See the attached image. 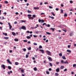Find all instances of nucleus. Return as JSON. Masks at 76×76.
<instances>
[{"mask_svg": "<svg viewBox=\"0 0 76 76\" xmlns=\"http://www.w3.org/2000/svg\"><path fill=\"white\" fill-rule=\"evenodd\" d=\"M4 3H6V4H7V3H8V1H4Z\"/></svg>", "mask_w": 76, "mask_h": 76, "instance_id": "49530a36", "label": "nucleus"}, {"mask_svg": "<svg viewBox=\"0 0 76 76\" xmlns=\"http://www.w3.org/2000/svg\"><path fill=\"white\" fill-rule=\"evenodd\" d=\"M49 8H50V9H53V7H52L51 6H49Z\"/></svg>", "mask_w": 76, "mask_h": 76, "instance_id": "09e8293b", "label": "nucleus"}, {"mask_svg": "<svg viewBox=\"0 0 76 76\" xmlns=\"http://www.w3.org/2000/svg\"><path fill=\"white\" fill-rule=\"evenodd\" d=\"M27 16H28V18L29 19H31V20H33V19H34L32 17H31V16H32V15H28Z\"/></svg>", "mask_w": 76, "mask_h": 76, "instance_id": "f257e3e1", "label": "nucleus"}, {"mask_svg": "<svg viewBox=\"0 0 76 76\" xmlns=\"http://www.w3.org/2000/svg\"><path fill=\"white\" fill-rule=\"evenodd\" d=\"M39 51H41L42 54H44V50H43L39 49Z\"/></svg>", "mask_w": 76, "mask_h": 76, "instance_id": "0eeeda50", "label": "nucleus"}, {"mask_svg": "<svg viewBox=\"0 0 76 76\" xmlns=\"http://www.w3.org/2000/svg\"><path fill=\"white\" fill-rule=\"evenodd\" d=\"M70 46H71V45H68V48H70Z\"/></svg>", "mask_w": 76, "mask_h": 76, "instance_id": "5fc2aeb1", "label": "nucleus"}, {"mask_svg": "<svg viewBox=\"0 0 76 76\" xmlns=\"http://www.w3.org/2000/svg\"><path fill=\"white\" fill-rule=\"evenodd\" d=\"M60 69H64V66H61L60 67Z\"/></svg>", "mask_w": 76, "mask_h": 76, "instance_id": "dca6fc26", "label": "nucleus"}, {"mask_svg": "<svg viewBox=\"0 0 76 76\" xmlns=\"http://www.w3.org/2000/svg\"><path fill=\"white\" fill-rule=\"evenodd\" d=\"M64 64H68V61H64Z\"/></svg>", "mask_w": 76, "mask_h": 76, "instance_id": "412c9836", "label": "nucleus"}, {"mask_svg": "<svg viewBox=\"0 0 76 76\" xmlns=\"http://www.w3.org/2000/svg\"><path fill=\"white\" fill-rule=\"evenodd\" d=\"M8 74V75H10V72L8 71V72H7Z\"/></svg>", "mask_w": 76, "mask_h": 76, "instance_id": "052dcab7", "label": "nucleus"}, {"mask_svg": "<svg viewBox=\"0 0 76 76\" xmlns=\"http://www.w3.org/2000/svg\"><path fill=\"white\" fill-rule=\"evenodd\" d=\"M34 57H35V58H37V57H38V55H34Z\"/></svg>", "mask_w": 76, "mask_h": 76, "instance_id": "de8ad7c7", "label": "nucleus"}, {"mask_svg": "<svg viewBox=\"0 0 76 76\" xmlns=\"http://www.w3.org/2000/svg\"><path fill=\"white\" fill-rule=\"evenodd\" d=\"M27 38L28 39H31V37L29 36H27Z\"/></svg>", "mask_w": 76, "mask_h": 76, "instance_id": "b1692460", "label": "nucleus"}, {"mask_svg": "<svg viewBox=\"0 0 76 76\" xmlns=\"http://www.w3.org/2000/svg\"><path fill=\"white\" fill-rule=\"evenodd\" d=\"M66 71H67V69H65L64 70V71L65 72Z\"/></svg>", "mask_w": 76, "mask_h": 76, "instance_id": "e2e57ef3", "label": "nucleus"}, {"mask_svg": "<svg viewBox=\"0 0 76 76\" xmlns=\"http://www.w3.org/2000/svg\"><path fill=\"white\" fill-rule=\"evenodd\" d=\"M21 29H23V30H26V27L23 26H22L21 27Z\"/></svg>", "mask_w": 76, "mask_h": 76, "instance_id": "20e7f679", "label": "nucleus"}, {"mask_svg": "<svg viewBox=\"0 0 76 76\" xmlns=\"http://www.w3.org/2000/svg\"><path fill=\"white\" fill-rule=\"evenodd\" d=\"M15 14H16V15H18V14H19V13L18 12H16L15 13Z\"/></svg>", "mask_w": 76, "mask_h": 76, "instance_id": "69168bd1", "label": "nucleus"}, {"mask_svg": "<svg viewBox=\"0 0 76 76\" xmlns=\"http://www.w3.org/2000/svg\"><path fill=\"white\" fill-rule=\"evenodd\" d=\"M12 34L13 36H15L16 35V33L14 32H12Z\"/></svg>", "mask_w": 76, "mask_h": 76, "instance_id": "ddd939ff", "label": "nucleus"}, {"mask_svg": "<svg viewBox=\"0 0 76 76\" xmlns=\"http://www.w3.org/2000/svg\"><path fill=\"white\" fill-rule=\"evenodd\" d=\"M8 68L10 70H11V69H12V67L10 66H8Z\"/></svg>", "mask_w": 76, "mask_h": 76, "instance_id": "aec40b11", "label": "nucleus"}, {"mask_svg": "<svg viewBox=\"0 0 76 76\" xmlns=\"http://www.w3.org/2000/svg\"><path fill=\"white\" fill-rule=\"evenodd\" d=\"M66 51L67 52H68V53H71V50H67Z\"/></svg>", "mask_w": 76, "mask_h": 76, "instance_id": "2eb2a0df", "label": "nucleus"}, {"mask_svg": "<svg viewBox=\"0 0 76 76\" xmlns=\"http://www.w3.org/2000/svg\"><path fill=\"white\" fill-rule=\"evenodd\" d=\"M23 50L24 51H26V48H23Z\"/></svg>", "mask_w": 76, "mask_h": 76, "instance_id": "e433bc0d", "label": "nucleus"}, {"mask_svg": "<svg viewBox=\"0 0 76 76\" xmlns=\"http://www.w3.org/2000/svg\"><path fill=\"white\" fill-rule=\"evenodd\" d=\"M39 22V23H40L41 22L42 23H43L45 22L44 20L43 19L41 20L40 19H39L38 20Z\"/></svg>", "mask_w": 76, "mask_h": 76, "instance_id": "7ed1b4c3", "label": "nucleus"}, {"mask_svg": "<svg viewBox=\"0 0 76 76\" xmlns=\"http://www.w3.org/2000/svg\"><path fill=\"white\" fill-rule=\"evenodd\" d=\"M28 13H31V11H29L28 10Z\"/></svg>", "mask_w": 76, "mask_h": 76, "instance_id": "c85d7f7f", "label": "nucleus"}, {"mask_svg": "<svg viewBox=\"0 0 76 76\" xmlns=\"http://www.w3.org/2000/svg\"><path fill=\"white\" fill-rule=\"evenodd\" d=\"M49 18H51V19H54V17H51V16H49Z\"/></svg>", "mask_w": 76, "mask_h": 76, "instance_id": "6ab92c4d", "label": "nucleus"}, {"mask_svg": "<svg viewBox=\"0 0 76 76\" xmlns=\"http://www.w3.org/2000/svg\"><path fill=\"white\" fill-rule=\"evenodd\" d=\"M70 3H73V1H70Z\"/></svg>", "mask_w": 76, "mask_h": 76, "instance_id": "6e6d98bb", "label": "nucleus"}, {"mask_svg": "<svg viewBox=\"0 0 76 76\" xmlns=\"http://www.w3.org/2000/svg\"><path fill=\"white\" fill-rule=\"evenodd\" d=\"M60 71V68H58L56 69V72H58Z\"/></svg>", "mask_w": 76, "mask_h": 76, "instance_id": "1a4fd4ad", "label": "nucleus"}, {"mask_svg": "<svg viewBox=\"0 0 76 76\" xmlns=\"http://www.w3.org/2000/svg\"><path fill=\"white\" fill-rule=\"evenodd\" d=\"M33 37H34V38H37V36L35 35H33Z\"/></svg>", "mask_w": 76, "mask_h": 76, "instance_id": "a18cd8bd", "label": "nucleus"}, {"mask_svg": "<svg viewBox=\"0 0 76 76\" xmlns=\"http://www.w3.org/2000/svg\"><path fill=\"white\" fill-rule=\"evenodd\" d=\"M62 31H64L65 32H66V30L63 29Z\"/></svg>", "mask_w": 76, "mask_h": 76, "instance_id": "864d4df0", "label": "nucleus"}, {"mask_svg": "<svg viewBox=\"0 0 76 76\" xmlns=\"http://www.w3.org/2000/svg\"><path fill=\"white\" fill-rule=\"evenodd\" d=\"M59 56L60 57H61V56H62V53H59Z\"/></svg>", "mask_w": 76, "mask_h": 76, "instance_id": "c756f323", "label": "nucleus"}, {"mask_svg": "<svg viewBox=\"0 0 76 76\" xmlns=\"http://www.w3.org/2000/svg\"><path fill=\"white\" fill-rule=\"evenodd\" d=\"M71 74H72V75H73V74H74V72H71Z\"/></svg>", "mask_w": 76, "mask_h": 76, "instance_id": "338daca9", "label": "nucleus"}, {"mask_svg": "<svg viewBox=\"0 0 76 76\" xmlns=\"http://www.w3.org/2000/svg\"><path fill=\"white\" fill-rule=\"evenodd\" d=\"M46 25V23H44L42 24V26H44V25Z\"/></svg>", "mask_w": 76, "mask_h": 76, "instance_id": "13d9d810", "label": "nucleus"}, {"mask_svg": "<svg viewBox=\"0 0 76 76\" xmlns=\"http://www.w3.org/2000/svg\"><path fill=\"white\" fill-rule=\"evenodd\" d=\"M4 39H9V37H4Z\"/></svg>", "mask_w": 76, "mask_h": 76, "instance_id": "5701e85b", "label": "nucleus"}, {"mask_svg": "<svg viewBox=\"0 0 76 76\" xmlns=\"http://www.w3.org/2000/svg\"><path fill=\"white\" fill-rule=\"evenodd\" d=\"M8 24L9 25V29L10 30L11 29H12V26L10 25V23H8Z\"/></svg>", "mask_w": 76, "mask_h": 76, "instance_id": "423d86ee", "label": "nucleus"}, {"mask_svg": "<svg viewBox=\"0 0 76 76\" xmlns=\"http://www.w3.org/2000/svg\"><path fill=\"white\" fill-rule=\"evenodd\" d=\"M61 13H63V10H62V9H61Z\"/></svg>", "mask_w": 76, "mask_h": 76, "instance_id": "8fccbe9b", "label": "nucleus"}, {"mask_svg": "<svg viewBox=\"0 0 76 76\" xmlns=\"http://www.w3.org/2000/svg\"><path fill=\"white\" fill-rule=\"evenodd\" d=\"M3 35H5V36H7V33H3Z\"/></svg>", "mask_w": 76, "mask_h": 76, "instance_id": "473e14b6", "label": "nucleus"}, {"mask_svg": "<svg viewBox=\"0 0 76 76\" xmlns=\"http://www.w3.org/2000/svg\"><path fill=\"white\" fill-rule=\"evenodd\" d=\"M14 40L15 41V42L18 41H19V39H14Z\"/></svg>", "mask_w": 76, "mask_h": 76, "instance_id": "f3484780", "label": "nucleus"}, {"mask_svg": "<svg viewBox=\"0 0 76 76\" xmlns=\"http://www.w3.org/2000/svg\"><path fill=\"white\" fill-rule=\"evenodd\" d=\"M51 13L52 15H53L54 16H55V14H54V12H52Z\"/></svg>", "mask_w": 76, "mask_h": 76, "instance_id": "cd10ccee", "label": "nucleus"}, {"mask_svg": "<svg viewBox=\"0 0 76 76\" xmlns=\"http://www.w3.org/2000/svg\"><path fill=\"white\" fill-rule=\"evenodd\" d=\"M34 70L35 71H37V67H35L34 68Z\"/></svg>", "mask_w": 76, "mask_h": 76, "instance_id": "4be33fe9", "label": "nucleus"}, {"mask_svg": "<svg viewBox=\"0 0 76 76\" xmlns=\"http://www.w3.org/2000/svg\"><path fill=\"white\" fill-rule=\"evenodd\" d=\"M1 67H3L4 69H6V68H5V66L4 65H1Z\"/></svg>", "mask_w": 76, "mask_h": 76, "instance_id": "9d476101", "label": "nucleus"}, {"mask_svg": "<svg viewBox=\"0 0 76 76\" xmlns=\"http://www.w3.org/2000/svg\"><path fill=\"white\" fill-rule=\"evenodd\" d=\"M35 33H36V34H39V31H36Z\"/></svg>", "mask_w": 76, "mask_h": 76, "instance_id": "58836bf2", "label": "nucleus"}, {"mask_svg": "<svg viewBox=\"0 0 76 76\" xmlns=\"http://www.w3.org/2000/svg\"><path fill=\"white\" fill-rule=\"evenodd\" d=\"M46 74H47V75H49V74H50V72H49L46 71Z\"/></svg>", "mask_w": 76, "mask_h": 76, "instance_id": "7c9ffc66", "label": "nucleus"}, {"mask_svg": "<svg viewBox=\"0 0 76 76\" xmlns=\"http://www.w3.org/2000/svg\"><path fill=\"white\" fill-rule=\"evenodd\" d=\"M49 71H51V68H49Z\"/></svg>", "mask_w": 76, "mask_h": 76, "instance_id": "774afa93", "label": "nucleus"}, {"mask_svg": "<svg viewBox=\"0 0 76 76\" xmlns=\"http://www.w3.org/2000/svg\"><path fill=\"white\" fill-rule=\"evenodd\" d=\"M48 59L49 60V61H53V60L50 57V56H48Z\"/></svg>", "mask_w": 76, "mask_h": 76, "instance_id": "39448f33", "label": "nucleus"}, {"mask_svg": "<svg viewBox=\"0 0 76 76\" xmlns=\"http://www.w3.org/2000/svg\"><path fill=\"white\" fill-rule=\"evenodd\" d=\"M64 17H67V14H66V13L64 14Z\"/></svg>", "mask_w": 76, "mask_h": 76, "instance_id": "a878e982", "label": "nucleus"}, {"mask_svg": "<svg viewBox=\"0 0 76 76\" xmlns=\"http://www.w3.org/2000/svg\"><path fill=\"white\" fill-rule=\"evenodd\" d=\"M56 63L57 64H60V63L59 62H57Z\"/></svg>", "mask_w": 76, "mask_h": 76, "instance_id": "603ef678", "label": "nucleus"}, {"mask_svg": "<svg viewBox=\"0 0 76 76\" xmlns=\"http://www.w3.org/2000/svg\"><path fill=\"white\" fill-rule=\"evenodd\" d=\"M50 30H52L53 31H54V29H55V28H50Z\"/></svg>", "mask_w": 76, "mask_h": 76, "instance_id": "f8f14e48", "label": "nucleus"}, {"mask_svg": "<svg viewBox=\"0 0 76 76\" xmlns=\"http://www.w3.org/2000/svg\"><path fill=\"white\" fill-rule=\"evenodd\" d=\"M61 64H63V63H64V61H63V60H61Z\"/></svg>", "mask_w": 76, "mask_h": 76, "instance_id": "bb28decb", "label": "nucleus"}, {"mask_svg": "<svg viewBox=\"0 0 76 76\" xmlns=\"http://www.w3.org/2000/svg\"><path fill=\"white\" fill-rule=\"evenodd\" d=\"M42 48V46H41V45L39 46V48L40 49V48Z\"/></svg>", "mask_w": 76, "mask_h": 76, "instance_id": "f704fd0d", "label": "nucleus"}, {"mask_svg": "<svg viewBox=\"0 0 76 76\" xmlns=\"http://www.w3.org/2000/svg\"><path fill=\"white\" fill-rule=\"evenodd\" d=\"M47 27H50V25L49 24H48L47 25Z\"/></svg>", "mask_w": 76, "mask_h": 76, "instance_id": "4d7b16f0", "label": "nucleus"}, {"mask_svg": "<svg viewBox=\"0 0 76 76\" xmlns=\"http://www.w3.org/2000/svg\"><path fill=\"white\" fill-rule=\"evenodd\" d=\"M49 64L50 66H51V67H52L53 66V64H51V63H49Z\"/></svg>", "mask_w": 76, "mask_h": 76, "instance_id": "72a5a7b5", "label": "nucleus"}, {"mask_svg": "<svg viewBox=\"0 0 76 76\" xmlns=\"http://www.w3.org/2000/svg\"><path fill=\"white\" fill-rule=\"evenodd\" d=\"M21 22H25V21L23 20H21Z\"/></svg>", "mask_w": 76, "mask_h": 76, "instance_id": "3c124183", "label": "nucleus"}, {"mask_svg": "<svg viewBox=\"0 0 76 76\" xmlns=\"http://www.w3.org/2000/svg\"><path fill=\"white\" fill-rule=\"evenodd\" d=\"M7 61L8 63H9V64H12V62H10V60H9V59H7Z\"/></svg>", "mask_w": 76, "mask_h": 76, "instance_id": "6e6552de", "label": "nucleus"}, {"mask_svg": "<svg viewBox=\"0 0 76 76\" xmlns=\"http://www.w3.org/2000/svg\"><path fill=\"white\" fill-rule=\"evenodd\" d=\"M70 36H72L73 35V32H72L70 33V34H69Z\"/></svg>", "mask_w": 76, "mask_h": 76, "instance_id": "9b49d317", "label": "nucleus"}, {"mask_svg": "<svg viewBox=\"0 0 76 76\" xmlns=\"http://www.w3.org/2000/svg\"><path fill=\"white\" fill-rule=\"evenodd\" d=\"M29 57V55H26V58H28Z\"/></svg>", "mask_w": 76, "mask_h": 76, "instance_id": "c03bdc74", "label": "nucleus"}, {"mask_svg": "<svg viewBox=\"0 0 76 76\" xmlns=\"http://www.w3.org/2000/svg\"><path fill=\"white\" fill-rule=\"evenodd\" d=\"M23 69H21V72H22V73H23Z\"/></svg>", "mask_w": 76, "mask_h": 76, "instance_id": "680f3d73", "label": "nucleus"}, {"mask_svg": "<svg viewBox=\"0 0 76 76\" xmlns=\"http://www.w3.org/2000/svg\"><path fill=\"white\" fill-rule=\"evenodd\" d=\"M56 10L57 11H58V8H56Z\"/></svg>", "mask_w": 76, "mask_h": 76, "instance_id": "bf43d9fd", "label": "nucleus"}, {"mask_svg": "<svg viewBox=\"0 0 76 76\" xmlns=\"http://www.w3.org/2000/svg\"><path fill=\"white\" fill-rule=\"evenodd\" d=\"M46 34H48V35H50L51 33H49L48 32H46Z\"/></svg>", "mask_w": 76, "mask_h": 76, "instance_id": "4c0bfd02", "label": "nucleus"}, {"mask_svg": "<svg viewBox=\"0 0 76 76\" xmlns=\"http://www.w3.org/2000/svg\"><path fill=\"white\" fill-rule=\"evenodd\" d=\"M15 64L16 65H18V64H19V63L17 62H15Z\"/></svg>", "mask_w": 76, "mask_h": 76, "instance_id": "c9c22d12", "label": "nucleus"}, {"mask_svg": "<svg viewBox=\"0 0 76 76\" xmlns=\"http://www.w3.org/2000/svg\"><path fill=\"white\" fill-rule=\"evenodd\" d=\"M32 17L33 18H35L36 17V15H32Z\"/></svg>", "mask_w": 76, "mask_h": 76, "instance_id": "393cba45", "label": "nucleus"}, {"mask_svg": "<svg viewBox=\"0 0 76 76\" xmlns=\"http://www.w3.org/2000/svg\"><path fill=\"white\" fill-rule=\"evenodd\" d=\"M58 73H55V76H58Z\"/></svg>", "mask_w": 76, "mask_h": 76, "instance_id": "79ce46f5", "label": "nucleus"}, {"mask_svg": "<svg viewBox=\"0 0 76 76\" xmlns=\"http://www.w3.org/2000/svg\"><path fill=\"white\" fill-rule=\"evenodd\" d=\"M24 42H27L28 40H23Z\"/></svg>", "mask_w": 76, "mask_h": 76, "instance_id": "a19ab883", "label": "nucleus"}, {"mask_svg": "<svg viewBox=\"0 0 76 76\" xmlns=\"http://www.w3.org/2000/svg\"><path fill=\"white\" fill-rule=\"evenodd\" d=\"M62 58L64 60H66V57H65V56H62Z\"/></svg>", "mask_w": 76, "mask_h": 76, "instance_id": "a211bd4d", "label": "nucleus"}, {"mask_svg": "<svg viewBox=\"0 0 76 76\" xmlns=\"http://www.w3.org/2000/svg\"><path fill=\"white\" fill-rule=\"evenodd\" d=\"M34 9H35V10H37L38 9H39V7H34Z\"/></svg>", "mask_w": 76, "mask_h": 76, "instance_id": "4468645a", "label": "nucleus"}, {"mask_svg": "<svg viewBox=\"0 0 76 76\" xmlns=\"http://www.w3.org/2000/svg\"><path fill=\"white\" fill-rule=\"evenodd\" d=\"M28 50H31V47H29L28 48Z\"/></svg>", "mask_w": 76, "mask_h": 76, "instance_id": "2f4dec72", "label": "nucleus"}, {"mask_svg": "<svg viewBox=\"0 0 76 76\" xmlns=\"http://www.w3.org/2000/svg\"><path fill=\"white\" fill-rule=\"evenodd\" d=\"M46 53H47V54L48 55V56H51V52H50V51L48 50H47L46 51Z\"/></svg>", "mask_w": 76, "mask_h": 76, "instance_id": "f03ea898", "label": "nucleus"}, {"mask_svg": "<svg viewBox=\"0 0 76 76\" xmlns=\"http://www.w3.org/2000/svg\"><path fill=\"white\" fill-rule=\"evenodd\" d=\"M18 23V22H14V24H17Z\"/></svg>", "mask_w": 76, "mask_h": 76, "instance_id": "0e129e2a", "label": "nucleus"}, {"mask_svg": "<svg viewBox=\"0 0 76 76\" xmlns=\"http://www.w3.org/2000/svg\"><path fill=\"white\" fill-rule=\"evenodd\" d=\"M76 67V64H73V67Z\"/></svg>", "mask_w": 76, "mask_h": 76, "instance_id": "ea45409f", "label": "nucleus"}, {"mask_svg": "<svg viewBox=\"0 0 76 76\" xmlns=\"http://www.w3.org/2000/svg\"><path fill=\"white\" fill-rule=\"evenodd\" d=\"M33 45H37V43H33Z\"/></svg>", "mask_w": 76, "mask_h": 76, "instance_id": "37998d69", "label": "nucleus"}]
</instances>
